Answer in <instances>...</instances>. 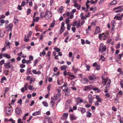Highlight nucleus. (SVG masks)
<instances>
[{"label":"nucleus","mask_w":123,"mask_h":123,"mask_svg":"<svg viewBox=\"0 0 123 123\" xmlns=\"http://www.w3.org/2000/svg\"><path fill=\"white\" fill-rule=\"evenodd\" d=\"M44 35H43V34H42L40 36L39 39L41 40H42L43 39V38Z\"/></svg>","instance_id":"obj_61"},{"label":"nucleus","mask_w":123,"mask_h":123,"mask_svg":"<svg viewBox=\"0 0 123 123\" xmlns=\"http://www.w3.org/2000/svg\"><path fill=\"white\" fill-rule=\"evenodd\" d=\"M3 57H5L8 59H9L11 58V57L10 55L6 53H4L3 54Z\"/></svg>","instance_id":"obj_19"},{"label":"nucleus","mask_w":123,"mask_h":123,"mask_svg":"<svg viewBox=\"0 0 123 123\" xmlns=\"http://www.w3.org/2000/svg\"><path fill=\"white\" fill-rule=\"evenodd\" d=\"M109 79L108 78H106V79H104L103 80L102 83L104 86H105L107 82L108 81Z\"/></svg>","instance_id":"obj_15"},{"label":"nucleus","mask_w":123,"mask_h":123,"mask_svg":"<svg viewBox=\"0 0 123 123\" xmlns=\"http://www.w3.org/2000/svg\"><path fill=\"white\" fill-rule=\"evenodd\" d=\"M29 60L31 62V61L33 60V57L32 56L30 55L29 57Z\"/></svg>","instance_id":"obj_50"},{"label":"nucleus","mask_w":123,"mask_h":123,"mask_svg":"<svg viewBox=\"0 0 123 123\" xmlns=\"http://www.w3.org/2000/svg\"><path fill=\"white\" fill-rule=\"evenodd\" d=\"M6 112L7 114H10L12 111L13 110L11 106L7 107L6 108Z\"/></svg>","instance_id":"obj_4"},{"label":"nucleus","mask_w":123,"mask_h":123,"mask_svg":"<svg viewBox=\"0 0 123 123\" xmlns=\"http://www.w3.org/2000/svg\"><path fill=\"white\" fill-rule=\"evenodd\" d=\"M55 100H54V99L53 98V99L51 100L50 101V104L51 105L52 107H53L55 104Z\"/></svg>","instance_id":"obj_26"},{"label":"nucleus","mask_w":123,"mask_h":123,"mask_svg":"<svg viewBox=\"0 0 123 123\" xmlns=\"http://www.w3.org/2000/svg\"><path fill=\"white\" fill-rule=\"evenodd\" d=\"M88 98L89 100V102L90 104L92 103V101L94 100V97H92L91 94H89L88 96Z\"/></svg>","instance_id":"obj_6"},{"label":"nucleus","mask_w":123,"mask_h":123,"mask_svg":"<svg viewBox=\"0 0 123 123\" xmlns=\"http://www.w3.org/2000/svg\"><path fill=\"white\" fill-rule=\"evenodd\" d=\"M78 110L80 111L82 114L86 112L85 109L83 108H78Z\"/></svg>","instance_id":"obj_14"},{"label":"nucleus","mask_w":123,"mask_h":123,"mask_svg":"<svg viewBox=\"0 0 123 123\" xmlns=\"http://www.w3.org/2000/svg\"><path fill=\"white\" fill-rule=\"evenodd\" d=\"M17 8L18 10H21L22 9V7L21 6L19 5H18Z\"/></svg>","instance_id":"obj_53"},{"label":"nucleus","mask_w":123,"mask_h":123,"mask_svg":"<svg viewBox=\"0 0 123 123\" xmlns=\"http://www.w3.org/2000/svg\"><path fill=\"white\" fill-rule=\"evenodd\" d=\"M81 81L83 84H85L88 82L89 80L86 78L82 79Z\"/></svg>","instance_id":"obj_10"},{"label":"nucleus","mask_w":123,"mask_h":123,"mask_svg":"<svg viewBox=\"0 0 123 123\" xmlns=\"http://www.w3.org/2000/svg\"><path fill=\"white\" fill-rule=\"evenodd\" d=\"M54 50L56 51L57 52H59L60 50V49L59 48H58L57 47H55L54 48Z\"/></svg>","instance_id":"obj_38"},{"label":"nucleus","mask_w":123,"mask_h":123,"mask_svg":"<svg viewBox=\"0 0 123 123\" xmlns=\"http://www.w3.org/2000/svg\"><path fill=\"white\" fill-rule=\"evenodd\" d=\"M86 116L87 117H91L92 115L91 113L88 111H87L86 112Z\"/></svg>","instance_id":"obj_30"},{"label":"nucleus","mask_w":123,"mask_h":123,"mask_svg":"<svg viewBox=\"0 0 123 123\" xmlns=\"http://www.w3.org/2000/svg\"><path fill=\"white\" fill-rule=\"evenodd\" d=\"M32 72L35 74H37L38 75H39L41 73V72L40 71H39L38 72L37 71L36 69H33L32 70Z\"/></svg>","instance_id":"obj_17"},{"label":"nucleus","mask_w":123,"mask_h":123,"mask_svg":"<svg viewBox=\"0 0 123 123\" xmlns=\"http://www.w3.org/2000/svg\"><path fill=\"white\" fill-rule=\"evenodd\" d=\"M67 68V66L66 65H64L61 66V70H66Z\"/></svg>","instance_id":"obj_25"},{"label":"nucleus","mask_w":123,"mask_h":123,"mask_svg":"<svg viewBox=\"0 0 123 123\" xmlns=\"http://www.w3.org/2000/svg\"><path fill=\"white\" fill-rule=\"evenodd\" d=\"M68 113H65L63 115V116L64 117L66 118L68 117Z\"/></svg>","instance_id":"obj_49"},{"label":"nucleus","mask_w":123,"mask_h":123,"mask_svg":"<svg viewBox=\"0 0 123 123\" xmlns=\"http://www.w3.org/2000/svg\"><path fill=\"white\" fill-rule=\"evenodd\" d=\"M111 80L110 79H109L107 82V84L106 86H105V89H107L109 87L111 84Z\"/></svg>","instance_id":"obj_23"},{"label":"nucleus","mask_w":123,"mask_h":123,"mask_svg":"<svg viewBox=\"0 0 123 123\" xmlns=\"http://www.w3.org/2000/svg\"><path fill=\"white\" fill-rule=\"evenodd\" d=\"M117 1L115 0H113L111 1L109 4V5L110 6L115 5L117 4Z\"/></svg>","instance_id":"obj_16"},{"label":"nucleus","mask_w":123,"mask_h":123,"mask_svg":"<svg viewBox=\"0 0 123 123\" xmlns=\"http://www.w3.org/2000/svg\"><path fill=\"white\" fill-rule=\"evenodd\" d=\"M119 83L121 85V87L123 88V80H121Z\"/></svg>","instance_id":"obj_42"},{"label":"nucleus","mask_w":123,"mask_h":123,"mask_svg":"<svg viewBox=\"0 0 123 123\" xmlns=\"http://www.w3.org/2000/svg\"><path fill=\"white\" fill-rule=\"evenodd\" d=\"M123 10V8H121L119 10H118L115 11V12L119 13L120 12H122Z\"/></svg>","instance_id":"obj_37"},{"label":"nucleus","mask_w":123,"mask_h":123,"mask_svg":"<svg viewBox=\"0 0 123 123\" xmlns=\"http://www.w3.org/2000/svg\"><path fill=\"white\" fill-rule=\"evenodd\" d=\"M42 103L43 105L47 107L48 106V103L47 102H45V101H43L42 102Z\"/></svg>","instance_id":"obj_34"},{"label":"nucleus","mask_w":123,"mask_h":123,"mask_svg":"<svg viewBox=\"0 0 123 123\" xmlns=\"http://www.w3.org/2000/svg\"><path fill=\"white\" fill-rule=\"evenodd\" d=\"M88 78L89 80H94L96 79V77L94 75L89 76Z\"/></svg>","instance_id":"obj_21"},{"label":"nucleus","mask_w":123,"mask_h":123,"mask_svg":"<svg viewBox=\"0 0 123 123\" xmlns=\"http://www.w3.org/2000/svg\"><path fill=\"white\" fill-rule=\"evenodd\" d=\"M73 54L72 52H70L69 53V57H72L73 55Z\"/></svg>","instance_id":"obj_59"},{"label":"nucleus","mask_w":123,"mask_h":123,"mask_svg":"<svg viewBox=\"0 0 123 123\" xmlns=\"http://www.w3.org/2000/svg\"><path fill=\"white\" fill-rule=\"evenodd\" d=\"M122 6H118L117 7H115L113 9V10L114 11L116 10H117V9H121V8H122Z\"/></svg>","instance_id":"obj_36"},{"label":"nucleus","mask_w":123,"mask_h":123,"mask_svg":"<svg viewBox=\"0 0 123 123\" xmlns=\"http://www.w3.org/2000/svg\"><path fill=\"white\" fill-rule=\"evenodd\" d=\"M40 18L39 17H37L35 19H34L33 20L34 21V20H35L36 22H38V20H39Z\"/></svg>","instance_id":"obj_46"},{"label":"nucleus","mask_w":123,"mask_h":123,"mask_svg":"<svg viewBox=\"0 0 123 123\" xmlns=\"http://www.w3.org/2000/svg\"><path fill=\"white\" fill-rule=\"evenodd\" d=\"M5 17V15L4 14H2L0 15V19L4 18Z\"/></svg>","instance_id":"obj_62"},{"label":"nucleus","mask_w":123,"mask_h":123,"mask_svg":"<svg viewBox=\"0 0 123 123\" xmlns=\"http://www.w3.org/2000/svg\"><path fill=\"white\" fill-rule=\"evenodd\" d=\"M123 55V53H122L121 54L119 55H118V57L119 59H120Z\"/></svg>","instance_id":"obj_41"},{"label":"nucleus","mask_w":123,"mask_h":123,"mask_svg":"<svg viewBox=\"0 0 123 123\" xmlns=\"http://www.w3.org/2000/svg\"><path fill=\"white\" fill-rule=\"evenodd\" d=\"M31 10L30 9H28L27 10V15H28L30 14L31 13Z\"/></svg>","instance_id":"obj_39"},{"label":"nucleus","mask_w":123,"mask_h":123,"mask_svg":"<svg viewBox=\"0 0 123 123\" xmlns=\"http://www.w3.org/2000/svg\"><path fill=\"white\" fill-rule=\"evenodd\" d=\"M100 66L99 65H97L96 66V69L98 70L100 69Z\"/></svg>","instance_id":"obj_58"},{"label":"nucleus","mask_w":123,"mask_h":123,"mask_svg":"<svg viewBox=\"0 0 123 123\" xmlns=\"http://www.w3.org/2000/svg\"><path fill=\"white\" fill-rule=\"evenodd\" d=\"M19 21V20L17 19V18L16 16H15L14 17L13 21L15 24H17L18 23V22Z\"/></svg>","instance_id":"obj_18"},{"label":"nucleus","mask_w":123,"mask_h":123,"mask_svg":"<svg viewBox=\"0 0 123 123\" xmlns=\"http://www.w3.org/2000/svg\"><path fill=\"white\" fill-rule=\"evenodd\" d=\"M122 19V18H121L120 16H117V20H121Z\"/></svg>","instance_id":"obj_44"},{"label":"nucleus","mask_w":123,"mask_h":123,"mask_svg":"<svg viewBox=\"0 0 123 123\" xmlns=\"http://www.w3.org/2000/svg\"><path fill=\"white\" fill-rule=\"evenodd\" d=\"M32 33V31H30L29 32L27 35V37L28 38H29L31 37Z\"/></svg>","instance_id":"obj_45"},{"label":"nucleus","mask_w":123,"mask_h":123,"mask_svg":"<svg viewBox=\"0 0 123 123\" xmlns=\"http://www.w3.org/2000/svg\"><path fill=\"white\" fill-rule=\"evenodd\" d=\"M106 49V47L105 45H104L103 43H101L100 44L99 49V51L101 53H103V52L105 51Z\"/></svg>","instance_id":"obj_2"},{"label":"nucleus","mask_w":123,"mask_h":123,"mask_svg":"<svg viewBox=\"0 0 123 123\" xmlns=\"http://www.w3.org/2000/svg\"><path fill=\"white\" fill-rule=\"evenodd\" d=\"M70 118L71 120H75L76 119L77 117L74 115L71 114L70 115Z\"/></svg>","instance_id":"obj_24"},{"label":"nucleus","mask_w":123,"mask_h":123,"mask_svg":"<svg viewBox=\"0 0 123 123\" xmlns=\"http://www.w3.org/2000/svg\"><path fill=\"white\" fill-rule=\"evenodd\" d=\"M4 66L6 69L12 67V65H10V62L5 63L4 64Z\"/></svg>","instance_id":"obj_9"},{"label":"nucleus","mask_w":123,"mask_h":123,"mask_svg":"<svg viewBox=\"0 0 123 123\" xmlns=\"http://www.w3.org/2000/svg\"><path fill=\"white\" fill-rule=\"evenodd\" d=\"M0 22L1 23L4 24L5 22V21L2 19H0Z\"/></svg>","instance_id":"obj_64"},{"label":"nucleus","mask_w":123,"mask_h":123,"mask_svg":"<svg viewBox=\"0 0 123 123\" xmlns=\"http://www.w3.org/2000/svg\"><path fill=\"white\" fill-rule=\"evenodd\" d=\"M92 89L94 91H97L98 90V91L99 92L100 91V90L97 87H94L93 88V86H92Z\"/></svg>","instance_id":"obj_40"},{"label":"nucleus","mask_w":123,"mask_h":123,"mask_svg":"<svg viewBox=\"0 0 123 123\" xmlns=\"http://www.w3.org/2000/svg\"><path fill=\"white\" fill-rule=\"evenodd\" d=\"M52 16L51 12L48 9L46 10L44 17L46 20H49L51 18Z\"/></svg>","instance_id":"obj_1"},{"label":"nucleus","mask_w":123,"mask_h":123,"mask_svg":"<svg viewBox=\"0 0 123 123\" xmlns=\"http://www.w3.org/2000/svg\"><path fill=\"white\" fill-rule=\"evenodd\" d=\"M86 65V67L87 68L86 69V71H89V70L90 69V67L89 65Z\"/></svg>","instance_id":"obj_55"},{"label":"nucleus","mask_w":123,"mask_h":123,"mask_svg":"<svg viewBox=\"0 0 123 123\" xmlns=\"http://www.w3.org/2000/svg\"><path fill=\"white\" fill-rule=\"evenodd\" d=\"M70 77H72L73 79H74L76 77L72 74L70 73V75H69Z\"/></svg>","instance_id":"obj_43"},{"label":"nucleus","mask_w":123,"mask_h":123,"mask_svg":"<svg viewBox=\"0 0 123 123\" xmlns=\"http://www.w3.org/2000/svg\"><path fill=\"white\" fill-rule=\"evenodd\" d=\"M100 28L98 26H96L95 30V31L94 33V34H97L100 32Z\"/></svg>","instance_id":"obj_12"},{"label":"nucleus","mask_w":123,"mask_h":123,"mask_svg":"<svg viewBox=\"0 0 123 123\" xmlns=\"http://www.w3.org/2000/svg\"><path fill=\"white\" fill-rule=\"evenodd\" d=\"M51 86V85L50 84H49L48 85V86L47 87V89L49 91V92L50 91Z\"/></svg>","instance_id":"obj_51"},{"label":"nucleus","mask_w":123,"mask_h":123,"mask_svg":"<svg viewBox=\"0 0 123 123\" xmlns=\"http://www.w3.org/2000/svg\"><path fill=\"white\" fill-rule=\"evenodd\" d=\"M92 89V85L85 86H84V88L83 89V91H86L88 90H91Z\"/></svg>","instance_id":"obj_5"},{"label":"nucleus","mask_w":123,"mask_h":123,"mask_svg":"<svg viewBox=\"0 0 123 123\" xmlns=\"http://www.w3.org/2000/svg\"><path fill=\"white\" fill-rule=\"evenodd\" d=\"M17 103L19 104L20 105L22 104V99L21 98L17 102Z\"/></svg>","instance_id":"obj_54"},{"label":"nucleus","mask_w":123,"mask_h":123,"mask_svg":"<svg viewBox=\"0 0 123 123\" xmlns=\"http://www.w3.org/2000/svg\"><path fill=\"white\" fill-rule=\"evenodd\" d=\"M117 71L120 74L123 75V72L122 71L121 68H118L117 70Z\"/></svg>","instance_id":"obj_33"},{"label":"nucleus","mask_w":123,"mask_h":123,"mask_svg":"<svg viewBox=\"0 0 123 123\" xmlns=\"http://www.w3.org/2000/svg\"><path fill=\"white\" fill-rule=\"evenodd\" d=\"M41 113V112L40 111H38L35 112L32 114V116H35L37 115H40Z\"/></svg>","instance_id":"obj_20"},{"label":"nucleus","mask_w":123,"mask_h":123,"mask_svg":"<svg viewBox=\"0 0 123 123\" xmlns=\"http://www.w3.org/2000/svg\"><path fill=\"white\" fill-rule=\"evenodd\" d=\"M96 98L98 102H101L102 101V99L100 98V97L98 95H97L96 96Z\"/></svg>","instance_id":"obj_28"},{"label":"nucleus","mask_w":123,"mask_h":123,"mask_svg":"<svg viewBox=\"0 0 123 123\" xmlns=\"http://www.w3.org/2000/svg\"><path fill=\"white\" fill-rule=\"evenodd\" d=\"M77 22L76 21H75L73 24L72 26H76L77 25Z\"/></svg>","instance_id":"obj_60"},{"label":"nucleus","mask_w":123,"mask_h":123,"mask_svg":"<svg viewBox=\"0 0 123 123\" xmlns=\"http://www.w3.org/2000/svg\"><path fill=\"white\" fill-rule=\"evenodd\" d=\"M38 60H36L34 61V66H36V64L37 63Z\"/></svg>","instance_id":"obj_63"},{"label":"nucleus","mask_w":123,"mask_h":123,"mask_svg":"<svg viewBox=\"0 0 123 123\" xmlns=\"http://www.w3.org/2000/svg\"><path fill=\"white\" fill-rule=\"evenodd\" d=\"M65 22L67 25H69L70 19L68 17L66 19Z\"/></svg>","instance_id":"obj_32"},{"label":"nucleus","mask_w":123,"mask_h":123,"mask_svg":"<svg viewBox=\"0 0 123 123\" xmlns=\"http://www.w3.org/2000/svg\"><path fill=\"white\" fill-rule=\"evenodd\" d=\"M5 63V60H2L0 62V64L2 65L3 64H4Z\"/></svg>","instance_id":"obj_52"},{"label":"nucleus","mask_w":123,"mask_h":123,"mask_svg":"<svg viewBox=\"0 0 123 123\" xmlns=\"http://www.w3.org/2000/svg\"><path fill=\"white\" fill-rule=\"evenodd\" d=\"M25 1L24 0H23L22 1L21 5L22 6H24L25 5Z\"/></svg>","instance_id":"obj_57"},{"label":"nucleus","mask_w":123,"mask_h":123,"mask_svg":"<svg viewBox=\"0 0 123 123\" xmlns=\"http://www.w3.org/2000/svg\"><path fill=\"white\" fill-rule=\"evenodd\" d=\"M120 44L119 43H118L116 47V48L117 49H118L120 48Z\"/></svg>","instance_id":"obj_47"},{"label":"nucleus","mask_w":123,"mask_h":123,"mask_svg":"<svg viewBox=\"0 0 123 123\" xmlns=\"http://www.w3.org/2000/svg\"><path fill=\"white\" fill-rule=\"evenodd\" d=\"M40 12V17L42 18H43L44 16L43 15V14H44V12H43L41 10H39Z\"/></svg>","instance_id":"obj_31"},{"label":"nucleus","mask_w":123,"mask_h":123,"mask_svg":"<svg viewBox=\"0 0 123 123\" xmlns=\"http://www.w3.org/2000/svg\"><path fill=\"white\" fill-rule=\"evenodd\" d=\"M10 43L9 42H6L5 43V45L6 47H7L9 49L10 48Z\"/></svg>","instance_id":"obj_22"},{"label":"nucleus","mask_w":123,"mask_h":123,"mask_svg":"<svg viewBox=\"0 0 123 123\" xmlns=\"http://www.w3.org/2000/svg\"><path fill=\"white\" fill-rule=\"evenodd\" d=\"M63 8L62 6L61 7L59 8L58 10V12L60 13H62L63 12Z\"/></svg>","instance_id":"obj_27"},{"label":"nucleus","mask_w":123,"mask_h":123,"mask_svg":"<svg viewBox=\"0 0 123 123\" xmlns=\"http://www.w3.org/2000/svg\"><path fill=\"white\" fill-rule=\"evenodd\" d=\"M67 85V84H65L61 86V88L63 89V91L65 92L68 91V88Z\"/></svg>","instance_id":"obj_8"},{"label":"nucleus","mask_w":123,"mask_h":123,"mask_svg":"<svg viewBox=\"0 0 123 123\" xmlns=\"http://www.w3.org/2000/svg\"><path fill=\"white\" fill-rule=\"evenodd\" d=\"M60 93H58L55 94L54 97V100H56L57 99H59L60 98Z\"/></svg>","instance_id":"obj_13"},{"label":"nucleus","mask_w":123,"mask_h":123,"mask_svg":"<svg viewBox=\"0 0 123 123\" xmlns=\"http://www.w3.org/2000/svg\"><path fill=\"white\" fill-rule=\"evenodd\" d=\"M5 26L7 31H10L11 32L12 31V28L13 26V25L12 23H10L8 25H5Z\"/></svg>","instance_id":"obj_3"},{"label":"nucleus","mask_w":123,"mask_h":123,"mask_svg":"<svg viewBox=\"0 0 123 123\" xmlns=\"http://www.w3.org/2000/svg\"><path fill=\"white\" fill-rule=\"evenodd\" d=\"M15 111L16 113L18 115L20 114L21 112V109L19 107L15 109Z\"/></svg>","instance_id":"obj_11"},{"label":"nucleus","mask_w":123,"mask_h":123,"mask_svg":"<svg viewBox=\"0 0 123 123\" xmlns=\"http://www.w3.org/2000/svg\"><path fill=\"white\" fill-rule=\"evenodd\" d=\"M102 38L105 40V39L107 37L108 34L106 33H105V34H104L103 33L102 34Z\"/></svg>","instance_id":"obj_29"},{"label":"nucleus","mask_w":123,"mask_h":123,"mask_svg":"<svg viewBox=\"0 0 123 123\" xmlns=\"http://www.w3.org/2000/svg\"><path fill=\"white\" fill-rule=\"evenodd\" d=\"M98 0H95V1H91L90 2V3L92 4H93L95 3H96L97 2Z\"/></svg>","instance_id":"obj_48"},{"label":"nucleus","mask_w":123,"mask_h":123,"mask_svg":"<svg viewBox=\"0 0 123 123\" xmlns=\"http://www.w3.org/2000/svg\"><path fill=\"white\" fill-rule=\"evenodd\" d=\"M25 64H20V67L21 68H25Z\"/></svg>","instance_id":"obj_56"},{"label":"nucleus","mask_w":123,"mask_h":123,"mask_svg":"<svg viewBox=\"0 0 123 123\" xmlns=\"http://www.w3.org/2000/svg\"><path fill=\"white\" fill-rule=\"evenodd\" d=\"M27 74H31V69L30 68H28L27 69Z\"/></svg>","instance_id":"obj_35"},{"label":"nucleus","mask_w":123,"mask_h":123,"mask_svg":"<svg viewBox=\"0 0 123 123\" xmlns=\"http://www.w3.org/2000/svg\"><path fill=\"white\" fill-rule=\"evenodd\" d=\"M75 101L76 102V105H77L83 102L82 100L79 97H78L76 98Z\"/></svg>","instance_id":"obj_7"}]
</instances>
